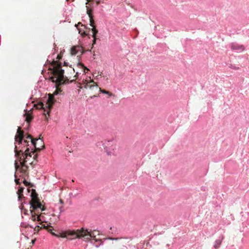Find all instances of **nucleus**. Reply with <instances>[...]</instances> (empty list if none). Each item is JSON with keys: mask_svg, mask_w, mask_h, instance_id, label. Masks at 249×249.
Here are the masks:
<instances>
[{"mask_svg": "<svg viewBox=\"0 0 249 249\" xmlns=\"http://www.w3.org/2000/svg\"><path fill=\"white\" fill-rule=\"evenodd\" d=\"M96 37H95V38H93V44H92L93 45H94L96 43Z\"/></svg>", "mask_w": 249, "mask_h": 249, "instance_id": "nucleus-24", "label": "nucleus"}, {"mask_svg": "<svg viewBox=\"0 0 249 249\" xmlns=\"http://www.w3.org/2000/svg\"><path fill=\"white\" fill-rule=\"evenodd\" d=\"M57 237H62V238H66L67 236V235L66 234V231L62 232L61 233H60L59 234H58V236H55Z\"/></svg>", "mask_w": 249, "mask_h": 249, "instance_id": "nucleus-16", "label": "nucleus"}, {"mask_svg": "<svg viewBox=\"0 0 249 249\" xmlns=\"http://www.w3.org/2000/svg\"><path fill=\"white\" fill-rule=\"evenodd\" d=\"M94 235H95V239H93V238H91L88 241H89L91 240H94V243H93V244L94 245V246L96 247H98L100 245H101L102 241L101 239H97L96 238V235L95 233H94Z\"/></svg>", "mask_w": 249, "mask_h": 249, "instance_id": "nucleus-11", "label": "nucleus"}, {"mask_svg": "<svg viewBox=\"0 0 249 249\" xmlns=\"http://www.w3.org/2000/svg\"><path fill=\"white\" fill-rule=\"evenodd\" d=\"M99 90L102 92L103 93H104V94H108L109 95V96H111L112 95V93H111L109 91H107L106 90H104V89H102L101 88H99Z\"/></svg>", "mask_w": 249, "mask_h": 249, "instance_id": "nucleus-18", "label": "nucleus"}, {"mask_svg": "<svg viewBox=\"0 0 249 249\" xmlns=\"http://www.w3.org/2000/svg\"><path fill=\"white\" fill-rule=\"evenodd\" d=\"M67 236H71V239L76 238H83L85 241H89L91 238L95 239L94 231L91 230H88L82 228L80 229L75 230L66 231Z\"/></svg>", "mask_w": 249, "mask_h": 249, "instance_id": "nucleus-5", "label": "nucleus"}, {"mask_svg": "<svg viewBox=\"0 0 249 249\" xmlns=\"http://www.w3.org/2000/svg\"><path fill=\"white\" fill-rule=\"evenodd\" d=\"M64 66H67V63L64 62Z\"/></svg>", "mask_w": 249, "mask_h": 249, "instance_id": "nucleus-27", "label": "nucleus"}, {"mask_svg": "<svg viewBox=\"0 0 249 249\" xmlns=\"http://www.w3.org/2000/svg\"><path fill=\"white\" fill-rule=\"evenodd\" d=\"M91 0H87V1H88V2H90Z\"/></svg>", "mask_w": 249, "mask_h": 249, "instance_id": "nucleus-31", "label": "nucleus"}, {"mask_svg": "<svg viewBox=\"0 0 249 249\" xmlns=\"http://www.w3.org/2000/svg\"><path fill=\"white\" fill-rule=\"evenodd\" d=\"M222 239H223V238L222 239H217L215 241V244L214 245V247L215 249H217L220 247V245L222 243Z\"/></svg>", "mask_w": 249, "mask_h": 249, "instance_id": "nucleus-14", "label": "nucleus"}, {"mask_svg": "<svg viewBox=\"0 0 249 249\" xmlns=\"http://www.w3.org/2000/svg\"><path fill=\"white\" fill-rule=\"evenodd\" d=\"M23 183L24 184V185L26 186H29V187H33V184L32 183H31L30 182H28V181H27L25 179H24L23 180Z\"/></svg>", "mask_w": 249, "mask_h": 249, "instance_id": "nucleus-19", "label": "nucleus"}, {"mask_svg": "<svg viewBox=\"0 0 249 249\" xmlns=\"http://www.w3.org/2000/svg\"><path fill=\"white\" fill-rule=\"evenodd\" d=\"M61 57H62V56H61V55H60V54H58V55H57V59H58V60H57V61H58V62H59V60L60 59H61Z\"/></svg>", "mask_w": 249, "mask_h": 249, "instance_id": "nucleus-21", "label": "nucleus"}, {"mask_svg": "<svg viewBox=\"0 0 249 249\" xmlns=\"http://www.w3.org/2000/svg\"><path fill=\"white\" fill-rule=\"evenodd\" d=\"M24 137V131L21 129L20 127H18L17 134L15 136V141L17 142H18V144H27L29 142L28 140H30L35 148L36 152L39 151L41 149L45 147L44 142L40 137L38 139H34L31 135L26 134V140L23 141Z\"/></svg>", "mask_w": 249, "mask_h": 249, "instance_id": "nucleus-4", "label": "nucleus"}, {"mask_svg": "<svg viewBox=\"0 0 249 249\" xmlns=\"http://www.w3.org/2000/svg\"><path fill=\"white\" fill-rule=\"evenodd\" d=\"M92 26H91L92 28V37L93 38H95V37H96V34H97L98 33V30L96 29L95 28V26H94V24H93L92 25Z\"/></svg>", "mask_w": 249, "mask_h": 249, "instance_id": "nucleus-15", "label": "nucleus"}, {"mask_svg": "<svg viewBox=\"0 0 249 249\" xmlns=\"http://www.w3.org/2000/svg\"><path fill=\"white\" fill-rule=\"evenodd\" d=\"M17 148V147L16 146L15 148V155L20 162V167L16 161L15 163V168L17 171L19 170V172L22 174V177L27 176L28 167L25 163L28 161L29 158L32 157V153L34 154L35 152L32 151L29 152V148L28 147L26 148L24 153L22 150L18 151Z\"/></svg>", "mask_w": 249, "mask_h": 249, "instance_id": "nucleus-3", "label": "nucleus"}, {"mask_svg": "<svg viewBox=\"0 0 249 249\" xmlns=\"http://www.w3.org/2000/svg\"><path fill=\"white\" fill-rule=\"evenodd\" d=\"M25 115L26 116L25 121L27 123H30L33 119L32 116L30 113H25Z\"/></svg>", "mask_w": 249, "mask_h": 249, "instance_id": "nucleus-13", "label": "nucleus"}, {"mask_svg": "<svg viewBox=\"0 0 249 249\" xmlns=\"http://www.w3.org/2000/svg\"><path fill=\"white\" fill-rule=\"evenodd\" d=\"M31 197V200L29 202L30 212L31 214V219L33 221L36 220L41 221L40 216L42 214L41 212L45 211L46 208L40 202L38 197V194L35 189L32 190Z\"/></svg>", "mask_w": 249, "mask_h": 249, "instance_id": "nucleus-2", "label": "nucleus"}, {"mask_svg": "<svg viewBox=\"0 0 249 249\" xmlns=\"http://www.w3.org/2000/svg\"><path fill=\"white\" fill-rule=\"evenodd\" d=\"M19 180V179H15V182H16V183L17 184H20Z\"/></svg>", "mask_w": 249, "mask_h": 249, "instance_id": "nucleus-22", "label": "nucleus"}, {"mask_svg": "<svg viewBox=\"0 0 249 249\" xmlns=\"http://www.w3.org/2000/svg\"><path fill=\"white\" fill-rule=\"evenodd\" d=\"M99 3H100V1H97V5H98L99 4Z\"/></svg>", "mask_w": 249, "mask_h": 249, "instance_id": "nucleus-30", "label": "nucleus"}, {"mask_svg": "<svg viewBox=\"0 0 249 249\" xmlns=\"http://www.w3.org/2000/svg\"><path fill=\"white\" fill-rule=\"evenodd\" d=\"M59 202H60L61 204H63V201L61 199H59Z\"/></svg>", "mask_w": 249, "mask_h": 249, "instance_id": "nucleus-26", "label": "nucleus"}, {"mask_svg": "<svg viewBox=\"0 0 249 249\" xmlns=\"http://www.w3.org/2000/svg\"><path fill=\"white\" fill-rule=\"evenodd\" d=\"M53 68L51 70L53 76L50 77L52 81L55 83L57 86H58L62 84H66L69 82H72L75 81L78 74H80L81 72L85 73V71H89V70L86 68L82 63L79 62L77 64V67L80 69V71L75 72V69L73 68L70 67L66 71V75L64 76L65 70L62 69L61 63L57 61L53 60L51 63Z\"/></svg>", "mask_w": 249, "mask_h": 249, "instance_id": "nucleus-1", "label": "nucleus"}, {"mask_svg": "<svg viewBox=\"0 0 249 249\" xmlns=\"http://www.w3.org/2000/svg\"><path fill=\"white\" fill-rule=\"evenodd\" d=\"M231 48L232 50H237L241 52L245 50V47L243 45L234 43L231 44Z\"/></svg>", "mask_w": 249, "mask_h": 249, "instance_id": "nucleus-9", "label": "nucleus"}, {"mask_svg": "<svg viewBox=\"0 0 249 249\" xmlns=\"http://www.w3.org/2000/svg\"><path fill=\"white\" fill-rule=\"evenodd\" d=\"M44 229H46V230L48 231V232H49L50 233H51L53 235V236H58V234H55V233H54L53 232V227L52 226H51L50 225H47V226H44Z\"/></svg>", "mask_w": 249, "mask_h": 249, "instance_id": "nucleus-12", "label": "nucleus"}, {"mask_svg": "<svg viewBox=\"0 0 249 249\" xmlns=\"http://www.w3.org/2000/svg\"><path fill=\"white\" fill-rule=\"evenodd\" d=\"M37 156L36 154L34 155V156L33 157V159L36 160V158H37Z\"/></svg>", "mask_w": 249, "mask_h": 249, "instance_id": "nucleus-25", "label": "nucleus"}, {"mask_svg": "<svg viewBox=\"0 0 249 249\" xmlns=\"http://www.w3.org/2000/svg\"><path fill=\"white\" fill-rule=\"evenodd\" d=\"M63 206H61L59 207L60 213H61L63 211Z\"/></svg>", "mask_w": 249, "mask_h": 249, "instance_id": "nucleus-23", "label": "nucleus"}, {"mask_svg": "<svg viewBox=\"0 0 249 249\" xmlns=\"http://www.w3.org/2000/svg\"><path fill=\"white\" fill-rule=\"evenodd\" d=\"M35 242V240H32V244H34Z\"/></svg>", "mask_w": 249, "mask_h": 249, "instance_id": "nucleus-29", "label": "nucleus"}, {"mask_svg": "<svg viewBox=\"0 0 249 249\" xmlns=\"http://www.w3.org/2000/svg\"><path fill=\"white\" fill-rule=\"evenodd\" d=\"M81 85V88H84L86 89H91L92 87H96V88H98L97 84L95 82H94L93 80L90 79L89 81H88V80H83Z\"/></svg>", "mask_w": 249, "mask_h": 249, "instance_id": "nucleus-7", "label": "nucleus"}, {"mask_svg": "<svg viewBox=\"0 0 249 249\" xmlns=\"http://www.w3.org/2000/svg\"><path fill=\"white\" fill-rule=\"evenodd\" d=\"M71 53L72 55H81L84 53V49L80 46H74L71 48Z\"/></svg>", "mask_w": 249, "mask_h": 249, "instance_id": "nucleus-8", "label": "nucleus"}, {"mask_svg": "<svg viewBox=\"0 0 249 249\" xmlns=\"http://www.w3.org/2000/svg\"><path fill=\"white\" fill-rule=\"evenodd\" d=\"M30 164H33V162H31L30 163Z\"/></svg>", "mask_w": 249, "mask_h": 249, "instance_id": "nucleus-32", "label": "nucleus"}, {"mask_svg": "<svg viewBox=\"0 0 249 249\" xmlns=\"http://www.w3.org/2000/svg\"><path fill=\"white\" fill-rule=\"evenodd\" d=\"M41 229L42 227H40L39 226H36L34 228V231H38Z\"/></svg>", "mask_w": 249, "mask_h": 249, "instance_id": "nucleus-20", "label": "nucleus"}, {"mask_svg": "<svg viewBox=\"0 0 249 249\" xmlns=\"http://www.w3.org/2000/svg\"><path fill=\"white\" fill-rule=\"evenodd\" d=\"M58 93V89H57L56 90L53 92V94H48L49 97L47 100L46 108L44 107V104L42 102H39L37 104L35 105V107H36V108L38 109H43L44 110L43 114L45 115V119L46 120H48V118L50 116L51 109L55 101L53 97V95L57 94Z\"/></svg>", "mask_w": 249, "mask_h": 249, "instance_id": "nucleus-6", "label": "nucleus"}, {"mask_svg": "<svg viewBox=\"0 0 249 249\" xmlns=\"http://www.w3.org/2000/svg\"><path fill=\"white\" fill-rule=\"evenodd\" d=\"M23 190H24V188H22V187L18 189V194L19 195V196H18L19 198H20L21 197V196L23 195L22 193L23 192Z\"/></svg>", "mask_w": 249, "mask_h": 249, "instance_id": "nucleus-17", "label": "nucleus"}, {"mask_svg": "<svg viewBox=\"0 0 249 249\" xmlns=\"http://www.w3.org/2000/svg\"><path fill=\"white\" fill-rule=\"evenodd\" d=\"M44 226H46L44 224H42V226L41 227H42V229L43 228L44 229Z\"/></svg>", "mask_w": 249, "mask_h": 249, "instance_id": "nucleus-28", "label": "nucleus"}, {"mask_svg": "<svg viewBox=\"0 0 249 249\" xmlns=\"http://www.w3.org/2000/svg\"><path fill=\"white\" fill-rule=\"evenodd\" d=\"M87 8V13L89 18L90 25L92 26L93 24H94V20L93 19V17L92 15V10L89 9L88 6H86Z\"/></svg>", "mask_w": 249, "mask_h": 249, "instance_id": "nucleus-10", "label": "nucleus"}]
</instances>
